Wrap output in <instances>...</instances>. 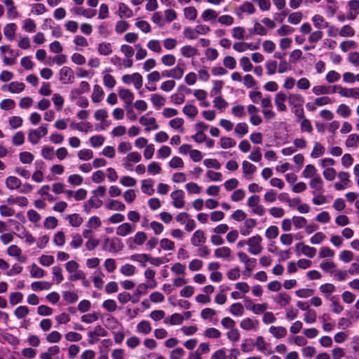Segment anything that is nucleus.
Segmentation results:
<instances>
[{
  "label": "nucleus",
  "instance_id": "nucleus-54",
  "mask_svg": "<svg viewBox=\"0 0 359 359\" xmlns=\"http://www.w3.org/2000/svg\"><path fill=\"white\" fill-rule=\"evenodd\" d=\"M243 170L245 175H251L254 173L257 168L251 163L244 161L242 163Z\"/></svg>",
  "mask_w": 359,
  "mask_h": 359
},
{
  "label": "nucleus",
  "instance_id": "nucleus-23",
  "mask_svg": "<svg viewBox=\"0 0 359 359\" xmlns=\"http://www.w3.org/2000/svg\"><path fill=\"white\" fill-rule=\"evenodd\" d=\"M269 332L276 339H280L287 335L286 328L284 327H282V326H278V327L271 326L269 328Z\"/></svg>",
  "mask_w": 359,
  "mask_h": 359
},
{
  "label": "nucleus",
  "instance_id": "nucleus-61",
  "mask_svg": "<svg viewBox=\"0 0 359 359\" xmlns=\"http://www.w3.org/2000/svg\"><path fill=\"white\" fill-rule=\"evenodd\" d=\"M62 338L61 334L57 331H52L46 336V339L50 343H57L60 341Z\"/></svg>",
  "mask_w": 359,
  "mask_h": 359
},
{
  "label": "nucleus",
  "instance_id": "nucleus-8",
  "mask_svg": "<svg viewBox=\"0 0 359 359\" xmlns=\"http://www.w3.org/2000/svg\"><path fill=\"white\" fill-rule=\"evenodd\" d=\"M185 69V63L182 60H179L177 66L175 68L170 69V77L175 79H182L184 75Z\"/></svg>",
  "mask_w": 359,
  "mask_h": 359
},
{
  "label": "nucleus",
  "instance_id": "nucleus-52",
  "mask_svg": "<svg viewBox=\"0 0 359 359\" xmlns=\"http://www.w3.org/2000/svg\"><path fill=\"white\" fill-rule=\"evenodd\" d=\"M183 112L191 118H194L198 114L197 108L191 104L185 105L183 108Z\"/></svg>",
  "mask_w": 359,
  "mask_h": 359
},
{
  "label": "nucleus",
  "instance_id": "nucleus-12",
  "mask_svg": "<svg viewBox=\"0 0 359 359\" xmlns=\"http://www.w3.org/2000/svg\"><path fill=\"white\" fill-rule=\"evenodd\" d=\"M296 248L302 254L310 258L314 257L316 254V249L315 248L306 245L304 243H298L296 245Z\"/></svg>",
  "mask_w": 359,
  "mask_h": 359
},
{
  "label": "nucleus",
  "instance_id": "nucleus-48",
  "mask_svg": "<svg viewBox=\"0 0 359 359\" xmlns=\"http://www.w3.org/2000/svg\"><path fill=\"white\" fill-rule=\"evenodd\" d=\"M8 123L11 129H17L22 125V119L20 116H11L8 119Z\"/></svg>",
  "mask_w": 359,
  "mask_h": 359
},
{
  "label": "nucleus",
  "instance_id": "nucleus-45",
  "mask_svg": "<svg viewBox=\"0 0 359 359\" xmlns=\"http://www.w3.org/2000/svg\"><path fill=\"white\" fill-rule=\"evenodd\" d=\"M147 48L155 53H160L162 52L160 41L158 40L152 39L147 43Z\"/></svg>",
  "mask_w": 359,
  "mask_h": 359
},
{
  "label": "nucleus",
  "instance_id": "nucleus-11",
  "mask_svg": "<svg viewBox=\"0 0 359 359\" xmlns=\"http://www.w3.org/2000/svg\"><path fill=\"white\" fill-rule=\"evenodd\" d=\"M255 12V8L254 5L249 1H245L235 11L236 14L241 17L242 13H248L249 15L253 14Z\"/></svg>",
  "mask_w": 359,
  "mask_h": 359
},
{
  "label": "nucleus",
  "instance_id": "nucleus-24",
  "mask_svg": "<svg viewBox=\"0 0 359 359\" xmlns=\"http://www.w3.org/2000/svg\"><path fill=\"white\" fill-rule=\"evenodd\" d=\"M218 17V13L216 11L212 8H207L204 10L201 14V18L204 22L211 21L215 20Z\"/></svg>",
  "mask_w": 359,
  "mask_h": 359
},
{
  "label": "nucleus",
  "instance_id": "nucleus-46",
  "mask_svg": "<svg viewBox=\"0 0 359 359\" xmlns=\"http://www.w3.org/2000/svg\"><path fill=\"white\" fill-rule=\"evenodd\" d=\"M303 14L301 12H295L289 15L287 21L292 25L299 24L302 20Z\"/></svg>",
  "mask_w": 359,
  "mask_h": 359
},
{
  "label": "nucleus",
  "instance_id": "nucleus-22",
  "mask_svg": "<svg viewBox=\"0 0 359 359\" xmlns=\"http://www.w3.org/2000/svg\"><path fill=\"white\" fill-rule=\"evenodd\" d=\"M2 90H8L12 93H18L22 90V83L18 82H11L8 85H4L1 87Z\"/></svg>",
  "mask_w": 359,
  "mask_h": 359
},
{
  "label": "nucleus",
  "instance_id": "nucleus-38",
  "mask_svg": "<svg viewBox=\"0 0 359 359\" xmlns=\"http://www.w3.org/2000/svg\"><path fill=\"white\" fill-rule=\"evenodd\" d=\"M31 286L33 290L39 291L48 290L50 287L51 284L45 281H35L32 283Z\"/></svg>",
  "mask_w": 359,
  "mask_h": 359
},
{
  "label": "nucleus",
  "instance_id": "nucleus-19",
  "mask_svg": "<svg viewBox=\"0 0 359 359\" xmlns=\"http://www.w3.org/2000/svg\"><path fill=\"white\" fill-rule=\"evenodd\" d=\"M339 95L344 97L359 99V88H347L343 87V88H340Z\"/></svg>",
  "mask_w": 359,
  "mask_h": 359
},
{
  "label": "nucleus",
  "instance_id": "nucleus-21",
  "mask_svg": "<svg viewBox=\"0 0 359 359\" xmlns=\"http://www.w3.org/2000/svg\"><path fill=\"white\" fill-rule=\"evenodd\" d=\"M104 90L102 87L96 84L93 86V92L91 95V99L93 102L98 103L101 102L104 97Z\"/></svg>",
  "mask_w": 359,
  "mask_h": 359
},
{
  "label": "nucleus",
  "instance_id": "nucleus-44",
  "mask_svg": "<svg viewBox=\"0 0 359 359\" xmlns=\"http://www.w3.org/2000/svg\"><path fill=\"white\" fill-rule=\"evenodd\" d=\"M153 187V181L151 180H143L142 182V191L148 195H152L154 192Z\"/></svg>",
  "mask_w": 359,
  "mask_h": 359
},
{
  "label": "nucleus",
  "instance_id": "nucleus-2",
  "mask_svg": "<svg viewBox=\"0 0 359 359\" xmlns=\"http://www.w3.org/2000/svg\"><path fill=\"white\" fill-rule=\"evenodd\" d=\"M262 238L259 235H256L248 240V251L252 255L261 253L263 248L261 245Z\"/></svg>",
  "mask_w": 359,
  "mask_h": 359
},
{
  "label": "nucleus",
  "instance_id": "nucleus-9",
  "mask_svg": "<svg viewBox=\"0 0 359 359\" xmlns=\"http://www.w3.org/2000/svg\"><path fill=\"white\" fill-rule=\"evenodd\" d=\"M287 100L292 109L303 107L304 103L303 96L298 93H290L287 96Z\"/></svg>",
  "mask_w": 359,
  "mask_h": 359
},
{
  "label": "nucleus",
  "instance_id": "nucleus-42",
  "mask_svg": "<svg viewBox=\"0 0 359 359\" xmlns=\"http://www.w3.org/2000/svg\"><path fill=\"white\" fill-rule=\"evenodd\" d=\"M231 255V250L228 247H222L215 250V256L219 258H227Z\"/></svg>",
  "mask_w": 359,
  "mask_h": 359
},
{
  "label": "nucleus",
  "instance_id": "nucleus-15",
  "mask_svg": "<svg viewBox=\"0 0 359 359\" xmlns=\"http://www.w3.org/2000/svg\"><path fill=\"white\" fill-rule=\"evenodd\" d=\"M102 205V201L91 197L83 204V210L86 213H90L92 208H99Z\"/></svg>",
  "mask_w": 359,
  "mask_h": 359
},
{
  "label": "nucleus",
  "instance_id": "nucleus-57",
  "mask_svg": "<svg viewBox=\"0 0 359 359\" xmlns=\"http://www.w3.org/2000/svg\"><path fill=\"white\" fill-rule=\"evenodd\" d=\"M279 230L276 226H269L265 232V236L269 239H273L278 236Z\"/></svg>",
  "mask_w": 359,
  "mask_h": 359
},
{
  "label": "nucleus",
  "instance_id": "nucleus-25",
  "mask_svg": "<svg viewBox=\"0 0 359 359\" xmlns=\"http://www.w3.org/2000/svg\"><path fill=\"white\" fill-rule=\"evenodd\" d=\"M6 184L8 189L11 190H15L20 188L21 185V181L16 177L10 176L6 179Z\"/></svg>",
  "mask_w": 359,
  "mask_h": 359
},
{
  "label": "nucleus",
  "instance_id": "nucleus-32",
  "mask_svg": "<svg viewBox=\"0 0 359 359\" xmlns=\"http://www.w3.org/2000/svg\"><path fill=\"white\" fill-rule=\"evenodd\" d=\"M106 208L109 210L123 211L126 209V205L118 201L112 200L106 205Z\"/></svg>",
  "mask_w": 359,
  "mask_h": 359
},
{
  "label": "nucleus",
  "instance_id": "nucleus-20",
  "mask_svg": "<svg viewBox=\"0 0 359 359\" xmlns=\"http://www.w3.org/2000/svg\"><path fill=\"white\" fill-rule=\"evenodd\" d=\"M118 14L120 18H130L133 16V11L124 3L118 4Z\"/></svg>",
  "mask_w": 359,
  "mask_h": 359
},
{
  "label": "nucleus",
  "instance_id": "nucleus-7",
  "mask_svg": "<svg viewBox=\"0 0 359 359\" xmlns=\"http://www.w3.org/2000/svg\"><path fill=\"white\" fill-rule=\"evenodd\" d=\"M135 224H131L130 223L125 222L117 227L116 233L117 236L125 237L133 233L135 230Z\"/></svg>",
  "mask_w": 359,
  "mask_h": 359
},
{
  "label": "nucleus",
  "instance_id": "nucleus-13",
  "mask_svg": "<svg viewBox=\"0 0 359 359\" xmlns=\"http://www.w3.org/2000/svg\"><path fill=\"white\" fill-rule=\"evenodd\" d=\"M238 258L241 262L245 264V269H252L256 266L257 260L255 258H250L245 252H240L238 253Z\"/></svg>",
  "mask_w": 359,
  "mask_h": 359
},
{
  "label": "nucleus",
  "instance_id": "nucleus-4",
  "mask_svg": "<svg viewBox=\"0 0 359 359\" xmlns=\"http://www.w3.org/2000/svg\"><path fill=\"white\" fill-rule=\"evenodd\" d=\"M147 239V234L144 231L137 232L133 237L127 240V245L130 248H134V245H142Z\"/></svg>",
  "mask_w": 359,
  "mask_h": 359
},
{
  "label": "nucleus",
  "instance_id": "nucleus-55",
  "mask_svg": "<svg viewBox=\"0 0 359 359\" xmlns=\"http://www.w3.org/2000/svg\"><path fill=\"white\" fill-rule=\"evenodd\" d=\"M100 313H93L90 314H86L81 316V321L86 323H91L98 320Z\"/></svg>",
  "mask_w": 359,
  "mask_h": 359
},
{
  "label": "nucleus",
  "instance_id": "nucleus-50",
  "mask_svg": "<svg viewBox=\"0 0 359 359\" xmlns=\"http://www.w3.org/2000/svg\"><path fill=\"white\" fill-rule=\"evenodd\" d=\"M313 93L316 95L330 93V86H316L312 88Z\"/></svg>",
  "mask_w": 359,
  "mask_h": 359
},
{
  "label": "nucleus",
  "instance_id": "nucleus-37",
  "mask_svg": "<svg viewBox=\"0 0 359 359\" xmlns=\"http://www.w3.org/2000/svg\"><path fill=\"white\" fill-rule=\"evenodd\" d=\"M325 152V148L322 144L316 142L314 143L313 149L311 151V156L313 158H316L322 156Z\"/></svg>",
  "mask_w": 359,
  "mask_h": 359
},
{
  "label": "nucleus",
  "instance_id": "nucleus-6",
  "mask_svg": "<svg viewBox=\"0 0 359 359\" xmlns=\"http://www.w3.org/2000/svg\"><path fill=\"white\" fill-rule=\"evenodd\" d=\"M74 76L72 69L68 67H63L60 71V80L64 84L72 83Z\"/></svg>",
  "mask_w": 359,
  "mask_h": 359
},
{
  "label": "nucleus",
  "instance_id": "nucleus-40",
  "mask_svg": "<svg viewBox=\"0 0 359 359\" xmlns=\"http://www.w3.org/2000/svg\"><path fill=\"white\" fill-rule=\"evenodd\" d=\"M291 300V297L286 293H279L276 299V302L281 306L287 305Z\"/></svg>",
  "mask_w": 359,
  "mask_h": 359
},
{
  "label": "nucleus",
  "instance_id": "nucleus-18",
  "mask_svg": "<svg viewBox=\"0 0 359 359\" xmlns=\"http://www.w3.org/2000/svg\"><path fill=\"white\" fill-rule=\"evenodd\" d=\"M108 334V332L107 330H105L101 325H97L94 328V330L93 331H90L88 333V336L91 338L89 341H88V343L90 344H93L95 343V341H93V338L95 337H98V336H100V337H106L107 336Z\"/></svg>",
  "mask_w": 359,
  "mask_h": 359
},
{
  "label": "nucleus",
  "instance_id": "nucleus-34",
  "mask_svg": "<svg viewBox=\"0 0 359 359\" xmlns=\"http://www.w3.org/2000/svg\"><path fill=\"white\" fill-rule=\"evenodd\" d=\"M137 331L144 334H149L151 330V324L147 320H142L137 325Z\"/></svg>",
  "mask_w": 359,
  "mask_h": 359
},
{
  "label": "nucleus",
  "instance_id": "nucleus-58",
  "mask_svg": "<svg viewBox=\"0 0 359 359\" xmlns=\"http://www.w3.org/2000/svg\"><path fill=\"white\" fill-rule=\"evenodd\" d=\"M316 170L315 167L309 164L305 167L304 170L303 171V175L306 178H311L316 177Z\"/></svg>",
  "mask_w": 359,
  "mask_h": 359
},
{
  "label": "nucleus",
  "instance_id": "nucleus-28",
  "mask_svg": "<svg viewBox=\"0 0 359 359\" xmlns=\"http://www.w3.org/2000/svg\"><path fill=\"white\" fill-rule=\"evenodd\" d=\"M312 22L314 26L318 29L326 28L328 25V23L325 20L323 17L320 15H315L312 18Z\"/></svg>",
  "mask_w": 359,
  "mask_h": 359
},
{
  "label": "nucleus",
  "instance_id": "nucleus-53",
  "mask_svg": "<svg viewBox=\"0 0 359 359\" xmlns=\"http://www.w3.org/2000/svg\"><path fill=\"white\" fill-rule=\"evenodd\" d=\"M355 34V30L350 25H344L341 27L339 35L342 37H350Z\"/></svg>",
  "mask_w": 359,
  "mask_h": 359
},
{
  "label": "nucleus",
  "instance_id": "nucleus-1",
  "mask_svg": "<svg viewBox=\"0 0 359 359\" xmlns=\"http://www.w3.org/2000/svg\"><path fill=\"white\" fill-rule=\"evenodd\" d=\"M123 247V243L118 238H107L104 241L103 249L110 252H117L121 250Z\"/></svg>",
  "mask_w": 359,
  "mask_h": 359
},
{
  "label": "nucleus",
  "instance_id": "nucleus-17",
  "mask_svg": "<svg viewBox=\"0 0 359 359\" xmlns=\"http://www.w3.org/2000/svg\"><path fill=\"white\" fill-rule=\"evenodd\" d=\"M139 121L140 124L147 126L145 128L147 131L156 130L158 128V125L156 123V118L154 117L147 118L144 116H142L140 118Z\"/></svg>",
  "mask_w": 359,
  "mask_h": 359
},
{
  "label": "nucleus",
  "instance_id": "nucleus-47",
  "mask_svg": "<svg viewBox=\"0 0 359 359\" xmlns=\"http://www.w3.org/2000/svg\"><path fill=\"white\" fill-rule=\"evenodd\" d=\"M292 221L296 229L304 228L307 224L306 218L300 216H294L292 218Z\"/></svg>",
  "mask_w": 359,
  "mask_h": 359
},
{
  "label": "nucleus",
  "instance_id": "nucleus-51",
  "mask_svg": "<svg viewBox=\"0 0 359 359\" xmlns=\"http://www.w3.org/2000/svg\"><path fill=\"white\" fill-rule=\"evenodd\" d=\"M236 134L243 136L248 133V126L245 123H238L234 129Z\"/></svg>",
  "mask_w": 359,
  "mask_h": 359
},
{
  "label": "nucleus",
  "instance_id": "nucleus-30",
  "mask_svg": "<svg viewBox=\"0 0 359 359\" xmlns=\"http://www.w3.org/2000/svg\"><path fill=\"white\" fill-rule=\"evenodd\" d=\"M151 102L155 107L159 109L164 105L165 98L160 94H153L151 96Z\"/></svg>",
  "mask_w": 359,
  "mask_h": 359
},
{
  "label": "nucleus",
  "instance_id": "nucleus-56",
  "mask_svg": "<svg viewBox=\"0 0 359 359\" xmlns=\"http://www.w3.org/2000/svg\"><path fill=\"white\" fill-rule=\"evenodd\" d=\"M170 127L175 129H178L181 133L184 132L182 126L184 124V120L182 118H176L170 121L169 123Z\"/></svg>",
  "mask_w": 359,
  "mask_h": 359
},
{
  "label": "nucleus",
  "instance_id": "nucleus-43",
  "mask_svg": "<svg viewBox=\"0 0 359 359\" xmlns=\"http://www.w3.org/2000/svg\"><path fill=\"white\" fill-rule=\"evenodd\" d=\"M184 17L190 20H194L197 18V10L193 7L189 6L184 9Z\"/></svg>",
  "mask_w": 359,
  "mask_h": 359
},
{
  "label": "nucleus",
  "instance_id": "nucleus-60",
  "mask_svg": "<svg viewBox=\"0 0 359 359\" xmlns=\"http://www.w3.org/2000/svg\"><path fill=\"white\" fill-rule=\"evenodd\" d=\"M359 141V135L356 134L350 135L346 140V146L347 147H356L357 142Z\"/></svg>",
  "mask_w": 359,
  "mask_h": 359
},
{
  "label": "nucleus",
  "instance_id": "nucleus-64",
  "mask_svg": "<svg viewBox=\"0 0 359 359\" xmlns=\"http://www.w3.org/2000/svg\"><path fill=\"white\" fill-rule=\"evenodd\" d=\"M348 60L355 67H359V52H351L348 55Z\"/></svg>",
  "mask_w": 359,
  "mask_h": 359
},
{
  "label": "nucleus",
  "instance_id": "nucleus-29",
  "mask_svg": "<svg viewBox=\"0 0 359 359\" xmlns=\"http://www.w3.org/2000/svg\"><path fill=\"white\" fill-rule=\"evenodd\" d=\"M15 30L16 25L14 23H10L6 25L4 29V33L5 36L8 39L12 40L15 36Z\"/></svg>",
  "mask_w": 359,
  "mask_h": 359
},
{
  "label": "nucleus",
  "instance_id": "nucleus-63",
  "mask_svg": "<svg viewBox=\"0 0 359 359\" xmlns=\"http://www.w3.org/2000/svg\"><path fill=\"white\" fill-rule=\"evenodd\" d=\"M129 28V24L125 20L118 21L115 26V30L118 34L125 32Z\"/></svg>",
  "mask_w": 359,
  "mask_h": 359
},
{
  "label": "nucleus",
  "instance_id": "nucleus-10",
  "mask_svg": "<svg viewBox=\"0 0 359 359\" xmlns=\"http://www.w3.org/2000/svg\"><path fill=\"white\" fill-rule=\"evenodd\" d=\"M287 100V95L283 92H279L276 95L274 102L279 111H285L287 110V106L285 104Z\"/></svg>",
  "mask_w": 359,
  "mask_h": 359
},
{
  "label": "nucleus",
  "instance_id": "nucleus-14",
  "mask_svg": "<svg viewBox=\"0 0 359 359\" xmlns=\"http://www.w3.org/2000/svg\"><path fill=\"white\" fill-rule=\"evenodd\" d=\"M118 96L123 100L126 106L130 105L134 100V95L129 89L119 88Z\"/></svg>",
  "mask_w": 359,
  "mask_h": 359
},
{
  "label": "nucleus",
  "instance_id": "nucleus-31",
  "mask_svg": "<svg viewBox=\"0 0 359 359\" xmlns=\"http://www.w3.org/2000/svg\"><path fill=\"white\" fill-rule=\"evenodd\" d=\"M67 219L69 220L70 225L74 227H78L81 226L83 222L82 217H80L79 215L76 213L68 215L67 217Z\"/></svg>",
  "mask_w": 359,
  "mask_h": 359
},
{
  "label": "nucleus",
  "instance_id": "nucleus-3",
  "mask_svg": "<svg viewBox=\"0 0 359 359\" xmlns=\"http://www.w3.org/2000/svg\"><path fill=\"white\" fill-rule=\"evenodd\" d=\"M131 259L134 261L138 262L140 263V267H145V262L149 260V257L146 254L141 255H135L131 257ZM150 262L154 266H158L161 263V261L159 258L150 259Z\"/></svg>",
  "mask_w": 359,
  "mask_h": 359
},
{
  "label": "nucleus",
  "instance_id": "nucleus-59",
  "mask_svg": "<svg viewBox=\"0 0 359 359\" xmlns=\"http://www.w3.org/2000/svg\"><path fill=\"white\" fill-rule=\"evenodd\" d=\"M78 295L74 292L65 291L63 292V299L70 304H73L78 300Z\"/></svg>",
  "mask_w": 359,
  "mask_h": 359
},
{
  "label": "nucleus",
  "instance_id": "nucleus-36",
  "mask_svg": "<svg viewBox=\"0 0 359 359\" xmlns=\"http://www.w3.org/2000/svg\"><path fill=\"white\" fill-rule=\"evenodd\" d=\"M98 53L102 55H108L112 53L111 45L109 43H101L98 45Z\"/></svg>",
  "mask_w": 359,
  "mask_h": 359
},
{
  "label": "nucleus",
  "instance_id": "nucleus-33",
  "mask_svg": "<svg viewBox=\"0 0 359 359\" xmlns=\"http://www.w3.org/2000/svg\"><path fill=\"white\" fill-rule=\"evenodd\" d=\"M230 313L235 316H240L243 314L244 308L241 303H233L229 309Z\"/></svg>",
  "mask_w": 359,
  "mask_h": 359
},
{
  "label": "nucleus",
  "instance_id": "nucleus-26",
  "mask_svg": "<svg viewBox=\"0 0 359 359\" xmlns=\"http://www.w3.org/2000/svg\"><path fill=\"white\" fill-rule=\"evenodd\" d=\"M259 323L258 320L253 321L250 318H246L241 322V327L245 330H255V325Z\"/></svg>",
  "mask_w": 359,
  "mask_h": 359
},
{
  "label": "nucleus",
  "instance_id": "nucleus-27",
  "mask_svg": "<svg viewBox=\"0 0 359 359\" xmlns=\"http://www.w3.org/2000/svg\"><path fill=\"white\" fill-rule=\"evenodd\" d=\"M309 186L311 188L314 189L316 191H323V182L319 175H316L310 181Z\"/></svg>",
  "mask_w": 359,
  "mask_h": 359
},
{
  "label": "nucleus",
  "instance_id": "nucleus-49",
  "mask_svg": "<svg viewBox=\"0 0 359 359\" xmlns=\"http://www.w3.org/2000/svg\"><path fill=\"white\" fill-rule=\"evenodd\" d=\"M236 145V141L231 137H223L220 139V146L222 149H229Z\"/></svg>",
  "mask_w": 359,
  "mask_h": 359
},
{
  "label": "nucleus",
  "instance_id": "nucleus-41",
  "mask_svg": "<svg viewBox=\"0 0 359 359\" xmlns=\"http://www.w3.org/2000/svg\"><path fill=\"white\" fill-rule=\"evenodd\" d=\"M337 113L343 118H347L351 115V110L348 105L341 104L337 109Z\"/></svg>",
  "mask_w": 359,
  "mask_h": 359
},
{
  "label": "nucleus",
  "instance_id": "nucleus-39",
  "mask_svg": "<svg viewBox=\"0 0 359 359\" xmlns=\"http://www.w3.org/2000/svg\"><path fill=\"white\" fill-rule=\"evenodd\" d=\"M144 275L145 278H147V281L149 283V288L153 289L156 287L157 283L154 279L155 271H145Z\"/></svg>",
  "mask_w": 359,
  "mask_h": 359
},
{
  "label": "nucleus",
  "instance_id": "nucleus-5",
  "mask_svg": "<svg viewBox=\"0 0 359 359\" xmlns=\"http://www.w3.org/2000/svg\"><path fill=\"white\" fill-rule=\"evenodd\" d=\"M172 200V205L176 208H182L184 206V193L181 189L172 191L170 194Z\"/></svg>",
  "mask_w": 359,
  "mask_h": 359
},
{
  "label": "nucleus",
  "instance_id": "nucleus-35",
  "mask_svg": "<svg viewBox=\"0 0 359 359\" xmlns=\"http://www.w3.org/2000/svg\"><path fill=\"white\" fill-rule=\"evenodd\" d=\"M177 276H182V277H178L174 279L173 285L175 287H181L185 285L187 281L184 278L185 276V271H173Z\"/></svg>",
  "mask_w": 359,
  "mask_h": 359
},
{
  "label": "nucleus",
  "instance_id": "nucleus-62",
  "mask_svg": "<svg viewBox=\"0 0 359 359\" xmlns=\"http://www.w3.org/2000/svg\"><path fill=\"white\" fill-rule=\"evenodd\" d=\"M41 138L40 131L39 130H32L29 132L28 135L29 141L35 144L38 143Z\"/></svg>",
  "mask_w": 359,
  "mask_h": 359
},
{
  "label": "nucleus",
  "instance_id": "nucleus-16",
  "mask_svg": "<svg viewBox=\"0 0 359 359\" xmlns=\"http://www.w3.org/2000/svg\"><path fill=\"white\" fill-rule=\"evenodd\" d=\"M206 241V238L205 236V233L202 230L196 231L191 238V243L194 246L199 247L201 244L205 243Z\"/></svg>",
  "mask_w": 359,
  "mask_h": 359
}]
</instances>
